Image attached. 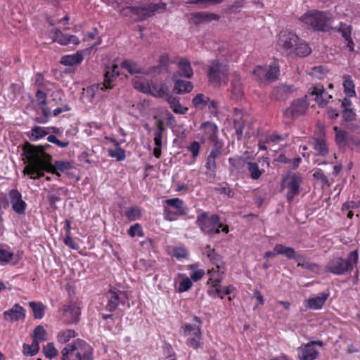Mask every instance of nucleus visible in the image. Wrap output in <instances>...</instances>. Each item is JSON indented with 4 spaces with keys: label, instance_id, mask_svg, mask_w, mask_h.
<instances>
[{
    "label": "nucleus",
    "instance_id": "1",
    "mask_svg": "<svg viewBox=\"0 0 360 360\" xmlns=\"http://www.w3.org/2000/svg\"><path fill=\"white\" fill-rule=\"evenodd\" d=\"M44 147L35 146L26 142L23 147V155L25 156L28 164L25 166L23 173L32 179H39L44 176V172H48L60 176V174L51 164L52 156L44 151Z\"/></svg>",
    "mask_w": 360,
    "mask_h": 360
},
{
    "label": "nucleus",
    "instance_id": "2",
    "mask_svg": "<svg viewBox=\"0 0 360 360\" xmlns=\"http://www.w3.org/2000/svg\"><path fill=\"white\" fill-rule=\"evenodd\" d=\"M92 347L82 340L67 345L62 350V360H93Z\"/></svg>",
    "mask_w": 360,
    "mask_h": 360
},
{
    "label": "nucleus",
    "instance_id": "3",
    "mask_svg": "<svg viewBox=\"0 0 360 360\" xmlns=\"http://www.w3.org/2000/svg\"><path fill=\"white\" fill-rule=\"evenodd\" d=\"M166 6L165 3H151L141 6H127L122 9V14L129 16L136 22L143 21L153 16L156 12L165 11Z\"/></svg>",
    "mask_w": 360,
    "mask_h": 360
},
{
    "label": "nucleus",
    "instance_id": "4",
    "mask_svg": "<svg viewBox=\"0 0 360 360\" xmlns=\"http://www.w3.org/2000/svg\"><path fill=\"white\" fill-rule=\"evenodd\" d=\"M301 20L316 31L326 32L331 28V15L328 12L311 10L303 15Z\"/></svg>",
    "mask_w": 360,
    "mask_h": 360
},
{
    "label": "nucleus",
    "instance_id": "5",
    "mask_svg": "<svg viewBox=\"0 0 360 360\" xmlns=\"http://www.w3.org/2000/svg\"><path fill=\"white\" fill-rule=\"evenodd\" d=\"M196 224L200 230L208 235L218 234L222 224L219 221L217 214H210L209 212H203L197 217Z\"/></svg>",
    "mask_w": 360,
    "mask_h": 360
},
{
    "label": "nucleus",
    "instance_id": "6",
    "mask_svg": "<svg viewBox=\"0 0 360 360\" xmlns=\"http://www.w3.org/2000/svg\"><path fill=\"white\" fill-rule=\"evenodd\" d=\"M229 67L224 60H212L207 71V77L210 82L219 85L221 80L225 79L229 75Z\"/></svg>",
    "mask_w": 360,
    "mask_h": 360
},
{
    "label": "nucleus",
    "instance_id": "7",
    "mask_svg": "<svg viewBox=\"0 0 360 360\" xmlns=\"http://www.w3.org/2000/svg\"><path fill=\"white\" fill-rule=\"evenodd\" d=\"M309 108V103L307 102V97L297 98L294 100L291 105L283 110V116L290 121L295 117L304 115Z\"/></svg>",
    "mask_w": 360,
    "mask_h": 360
},
{
    "label": "nucleus",
    "instance_id": "8",
    "mask_svg": "<svg viewBox=\"0 0 360 360\" xmlns=\"http://www.w3.org/2000/svg\"><path fill=\"white\" fill-rule=\"evenodd\" d=\"M283 182L288 190L286 194L287 201L291 202L300 192V187L302 182V178L301 175L293 173L286 176L283 179Z\"/></svg>",
    "mask_w": 360,
    "mask_h": 360
},
{
    "label": "nucleus",
    "instance_id": "9",
    "mask_svg": "<svg viewBox=\"0 0 360 360\" xmlns=\"http://www.w3.org/2000/svg\"><path fill=\"white\" fill-rule=\"evenodd\" d=\"M107 299L106 309L110 312L115 311L120 305H125V302L128 300L125 292L110 290L105 293Z\"/></svg>",
    "mask_w": 360,
    "mask_h": 360
},
{
    "label": "nucleus",
    "instance_id": "10",
    "mask_svg": "<svg viewBox=\"0 0 360 360\" xmlns=\"http://www.w3.org/2000/svg\"><path fill=\"white\" fill-rule=\"evenodd\" d=\"M353 269L352 264L341 257L331 259L326 266V271L330 273L341 275Z\"/></svg>",
    "mask_w": 360,
    "mask_h": 360
},
{
    "label": "nucleus",
    "instance_id": "11",
    "mask_svg": "<svg viewBox=\"0 0 360 360\" xmlns=\"http://www.w3.org/2000/svg\"><path fill=\"white\" fill-rule=\"evenodd\" d=\"M299 41V37L294 33L282 31L279 33L278 44L288 53H292L296 43Z\"/></svg>",
    "mask_w": 360,
    "mask_h": 360
},
{
    "label": "nucleus",
    "instance_id": "12",
    "mask_svg": "<svg viewBox=\"0 0 360 360\" xmlns=\"http://www.w3.org/2000/svg\"><path fill=\"white\" fill-rule=\"evenodd\" d=\"M308 94L314 96V101L321 107L326 105L329 100L332 98L325 90L323 86L321 84H316L310 87L308 90Z\"/></svg>",
    "mask_w": 360,
    "mask_h": 360
},
{
    "label": "nucleus",
    "instance_id": "13",
    "mask_svg": "<svg viewBox=\"0 0 360 360\" xmlns=\"http://www.w3.org/2000/svg\"><path fill=\"white\" fill-rule=\"evenodd\" d=\"M155 127L156 129L154 134L155 148L153 149V155L156 158H159L161 156L163 134L166 131V127L164 122L161 120L157 121Z\"/></svg>",
    "mask_w": 360,
    "mask_h": 360
},
{
    "label": "nucleus",
    "instance_id": "14",
    "mask_svg": "<svg viewBox=\"0 0 360 360\" xmlns=\"http://www.w3.org/2000/svg\"><path fill=\"white\" fill-rule=\"evenodd\" d=\"M295 91L292 85L280 84L275 86L271 94V98L274 101H285Z\"/></svg>",
    "mask_w": 360,
    "mask_h": 360
},
{
    "label": "nucleus",
    "instance_id": "15",
    "mask_svg": "<svg viewBox=\"0 0 360 360\" xmlns=\"http://www.w3.org/2000/svg\"><path fill=\"white\" fill-rule=\"evenodd\" d=\"M8 196L13 211L18 214H24L27 204L22 200L21 193L18 190L12 189L9 192Z\"/></svg>",
    "mask_w": 360,
    "mask_h": 360
},
{
    "label": "nucleus",
    "instance_id": "16",
    "mask_svg": "<svg viewBox=\"0 0 360 360\" xmlns=\"http://www.w3.org/2000/svg\"><path fill=\"white\" fill-rule=\"evenodd\" d=\"M51 37L53 41H56L60 45H68L73 44L78 45L79 44V39L75 35H68L63 34L59 29H53L51 31Z\"/></svg>",
    "mask_w": 360,
    "mask_h": 360
},
{
    "label": "nucleus",
    "instance_id": "17",
    "mask_svg": "<svg viewBox=\"0 0 360 360\" xmlns=\"http://www.w3.org/2000/svg\"><path fill=\"white\" fill-rule=\"evenodd\" d=\"M80 309L75 304L63 307V319L68 324L76 323L79 320Z\"/></svg>",
    "mask_w": 360,
    "mask_h": 360
},
{
    "label": "nucleus",
    "instance_id": "18",
    "mask_svg": "<svg viewBox=\"0 0 360 360\" xmlns=\"http://www.w3.org/2000/svg\"><path fill=\"white\" fill-rule=\"evenodd\" d=\"M298 357L300 360H316L319 352L313 347V343L303 344L298 348Z\"/></svg>",
    "mask_w": 360,
    "mask_h": 360
},
{
    "label": "nucleus",
    "instance_id": "19",
    "mask_svg": "<svg viewBox=\"0 0 360 360\" xmlns=\"http://www.w3.org/2000/svg\"><path fill=\"white\" fill-rule=\"evenodd\" d=\"M219 17L215 13L201 11L191 14V21L195 25H199L201 24H206L212 20H219Z\"/></svg>",
    "mask_w": 360,
    "mask_h": 360
},
{
    "label": "nucleus",
    "instance_id": "20",
    "mask_svg": "<svg viewBox=\"0 0 360 360\" xmlns=\"http://www.w3.org/2000/svg\"><path fill=\"white\" fill-rule=\"evenodd\" d=\"M4 319L8 321H18L24 319L25 317V311L22 307L15 304L13 307L4 312Z\"/></svg>",
    "mask_w": 360,
    "mask_h": 360
},
{
    "label": "nucleus",
    "instance_id": "21",
    "mask_svg": "<svg viewBox=\"0 0 360 360\" xmlns=\"http://www.w3.org/2000/svg\"><path fill=\"white\" fill-rule=\"evenodd\" d=\"M221 154L219 149L214 148L211 150L207 158L205 167L207 169L206 175L210 178L215 177L217 169L216 158Z\"/></svg>",
    "mask_w": 360,
    "mask_h": 360
},
{
    "label": "nucleus",
    "instance_id": "22",
    "mask_svg": "<svg viewBox=\"0 0 360 360\" xmlns=\"http://www.w3.org/2000/svg\"><path fill=\"white\" fill-rule=\"evenodd\" d=\"M173 75H177L179 77L191 78L193 75V70L191 67V63L186 58H181L178 63V70Z\"/></svg>",
    "mask_w": 360,
    "mask_h": 360
},
{
    "label": "nucleus",
    "instance_id": "23",
    "mask_svg": "<svg viewBox=\"0 0 360 360\" xmlns=\"http://www.w3.org/2000/svg\"><path fill=\"white\" fill-rule=\"evenodd\" d=\"M174 81V91L178 94H182L191 92L193 89L191 82L186 81L177 78V75H173L172 77Z\"/></svg>",
    "mask_w": 360,
    "mask_h": 360
},
{
    "label": "nucleus",
    "instance_id": "24",
    "mask_svg": "<svg viewBox=\"0 0 360 360\" xmlns=\"http://www.w3.org/2000/svg\"><path fill=\"white\" fill-rule=\"evenodd\" d=\"M334 131H335V142L340 147H345L347 144L356 143L354 138L349 136L348 132L338 129V127H334Z\"/></svg>",
    "mask_w": 360,
    "mask_h": 360
},
{
    "label": "nucleus",
    "instance_id": "25",
    "mask_svg": "<svg viewBox=\"0 0 360 360\" xmlns=\"http://www.w3.org/2000/svg\"><path fill=\"white\" fill-rule=\"evenodd\" d=\"M117 70L118 66L113 65L111 68H108L105 72L103 82L110 89L113 88V81L120 75V72Z\"/></svg>",
    "mask_w": 360,
    "mask_h": 360
},
{
    "label": "nucleus",
    "instance_id": "26",
    "mask_svg": "<svg viewBox=\"0 0 360 360\" xmlns=\"http://www.w3.org/2000/svg\"><path fill=\"white\" fill-rule=\"evenodd\" d=\"M148 94H150L155 97L167 98L169 96V91L165 83L160 84H152L150 86V91Z\"/></svg>",
    "mask_w": 360,
    "mask_h": 360
},
{
    "label": "nucleus",
    "instance_id": "27",
    "mask_svg": "<svg viewBox=\"0 0 360 360\" xmlns=\"http://www.w3.org/2000/svg\"><path fill=\"white\" fill-rule=\"evenodd\" d=\"M279 64L278 60H274V62L267 68H266V81L272 82L276 80L279 75Z\"/></svg>",
    "mask_w": 360,
    "mask_h": 360
},
{
    "label": "nucleus",
    "instance_id": "28",
    "mask_svg": "<svg viewBox=\"0 0 360 360\" xmlns=\"http://www.w3.org/2000/svg\"><path fill=\"white\" fill-rule=\"evenodd\" d=\"M166 101L169 104L171 109L174 113L185 114L188 111V108L186 107H184L181 105L177 97L169 94V96L166 98Z\"/></svg>",
    "mask_w": 360,
    "mask_h": 360
},
{
    "label": "nucleus",
    "instance_id": "29",
    "mask_svg": "<svg viewBox=\"0 0 360 360\" xmlns=\"http://www.w3.org/2000/svg\"><path fill=\"white\" fill-rule=\"evenodd\" d=\"M83 60V56L81 53L77 52L72 55L64 56L61 58L60 63L64 65H78Z\"/></svg>",
    "mask_w": 360,
    "mask_h": 360
},
{
    "label": "nucleus",
    "instance_id": "30",
    "mask_svg": "<svg viewBox=\"0 0 360 360\" xmlns=\"http://www.w3.org/2000/svg\"><path fill=\"white\" fill-rule=\"evenodd\" d=\"M311 50L309 45L299 39V41L295 45L292 53L300 57H304L311 53Z\"/></svg>",
    "mask_w": 360,
    "mask_h": 360
},
{
    "label": "nucleus",
    "instance_id": "31",
    "mask_svg": "<svg viewBox=\"0 0 360 360\" xmlns=\"http://www.w3.org/2000/svg\"><path fill=\"white\" fill-rule=\"evenodd\" d=\"M108 89H110L104 82H103L101 84H96L88 86L86 89V92L89 101H91L99 91H106Z\"/></svg>",
    "mask_w": 360,
    "mask_h": 360
},
{
    "label": "nucleus",
    "instance_id": "32",
    "mask_svg": "<svg viewBox=\"0 0 360 360\" xmlns=\"http://www.w3.org/2000/svg\"><path fill=\"white\" fill-rule=\"evenodd\" d=\"M132 84L133 86L141 92L148 94V92L150 91V85L149 83L141 77H134L132 79Z\"/></svg>",
    "mask_w": 360,
    "mask_h": 360
},
{
    "label": "nucleus",
    "instance_id": "33",
    "mask_svg": "<svg viewBox=\"0 0 360 360\" xmlns=\"http://www.w3.org/2000/svg\"><path fill=\"white\" fill-rule=\"evenodd\" d=\"M210 98L203 94H198L193 99V105L199 110H203L208 104Z\"/></svg>",
    "mask_w": 360,
    "mask_h": 360
},
{
    "label": "nucleus",
    "instance_id": "34",
    "mask_svg": "<svg viewBox=\"0 0 360 360\" xmlns=\"http://www.w3.org/2000/svg\"><path fill=\"white\" fill-rule=\"evenodd\" d=\"M166 204L176 209L179 215L183 216L187 214L184 207V201L179 198H172L166 200Z\"/></svg>",
    "mask_w": 360,
    "mask_h": 360
},
{
    "label": "nucleus",
    "instance_id": "35",
    "mask_svg": "<svg viewBox=\"0 0 360 360\" xmlns=\"http://www.w3.org/2000/svg\"><path fill=\"white\" fill-rule=\"evenodd\" d=\"M344 91L348 97L355 96L354 84L349 75L344 76L343 82Z\"/></svg>",
    "mask_w": 360,
    "mask_h": 360
},
{
    "label": "nucleus",
    "instance_id": "36",
    "mask_svg": "<svg viewBox=\"0 0 360 360\" xmlns=\"http://www.w3.org/2000/svg\"><path fill=\"white\" fill-rule=\"evenodd\" d=\"M200 328L199 326H191V324H186L182 326L179 329V333L184 337L191 336L195 334H200Z\"/></svg>",
    "mask_w": 360,
    "mask_h": 360
},
{
    "label": "nucleus",
    "instance_id": "37",
    "mask_svg": "<svg viewBox=\"0 0 360 360\" xmlns=\"http://www.w3.org/2000/svg\"><path fill=\"white\" fill-rule=\"evenodd\" d=\"M297 262V266H300L302 269H305L313 272H317L319 271V266L317 264L309 262L306 259L304 256L302 255L300 260L298 259Z\"/></svg>",
    "mask_w": 360,
    "mask_h": 360
},
{
    "label": "nucleus",
    "instance_id": "38",
    "mask_svg": "<svg viewBox=\"0 0 360 360\" xmlns=\"http://www.w3.org/2000/svg\"><path fill=\"white\" fill-rule=\"evenodd\" d=\"M108 153L110 157L115 158L117 161H122L126 158L125 150L120 147V144L115 146L114 148H109Z\"/></svg>",
    "mask_w": 360,
    "mask_h": 360
},
{
    "label": "nucleus",
    "instance_id": "39",
    "mask_svg": "<svg viewBox=\"0 0 360 360\" xmlns=\"http://www.w3.org/2000/svg\"><path fill=\"white\" fill-rule=\"evenodd\" d=\"M169 63V58L167 54L161 55L159 59V65L151 68V71L160 73L162 71H167Z\"/></svg>",
    "mask_w": 360,
    "mask_h": 360
},
{
    "label": "nucleus",
    "instance_id": "40",
    "mask_svg": "<svg viewBox=\"0 0 360 360\" xmlns=\"http://www.w3.org/2000/svg\"><path fill=\"white\" fill-rule=\"evenodd\" d=\"M328 298L327 294H323L321 296L309 299L308 305L311 309H321Z\"/></svg>",
    "mask_w": 360,
    "mask_h": 360
},
{
    "label": "nucleus",
    "instance_id": "41",
    "mask_svg": "<svg viewBox=\"0 0 360 360\" xmlns=\"http://www.w3.org/2000/svg\"><path fill=\"white\" fill-rule=\"evenodd\" d=\"M245 164L251 178L252 179H258L262 174V172L259 169L258 163L248 161Z\"/></svg>",
    "mask_w": 360,
    "mask_h": 360
},
{
    "label": "nucleus",
    "instance_id": "42",
    "mask_svg": "<svg viewBox=\"0 0 360 360\" xmlns=\"http://www.w3.org/2000/svg\"><path fill=\"white\" fill-rule=\"evenodd\" d=\"M334 32L341 34L342 37L345 39L351 37L352 26L345 22H340L338 27L331 28Z\"/></svg>",
    "mask_w": 360,
    "mask_h": 360
},
{
    "label": "nucleus",
    "instance_id": "43",
    "mask_svg": "<svg viewBox=\"0 0 360 360\" xmlns=\"http://www.w3.org/2000/svg\"><path fill=\"white\" fill-rule=\"evenodd\" d=\"M314 148L320 155H326L328 150L326 141L322 139H316L314 141Z\"/></svg>",
    "mask_w": 360,
    "mask_h": 360
},
{
    "label": "nucleus",
    "instance_id": "44",
    "mask_svg": "<svg viewBox=\"0 0 360 360\" xmlns=\"http://www.w3.org/2000/svg\"><path fill=\"white\" fill-rule=\"evenodd\" d=\"M29 304L33 311L34 317L35 319H39L44 316L45 311V307L44 304L40 302H30Z\"/></svg>",
    "mask_w": 360,
    "mask_h": 360
},
{
    "label": "nucleus",
    "instance_id": "45",
    "mask_svg": "<svg viewBox=\"0 0 360 360\" xmlns=\"http://www.w3.org/2000/svg\"><path fill=\"white\" fill-rule=\"evenodd\" d=\"M39 350V345L37 340H33L32 345H23V353L26 355H35Z\"/></svg>",
    "mask_w": 360,
    "mask_h": 360
},
{
    "label": "nucleus",
    "instance_id": "46",
    "mask_svg": "<svg viewBox=\"0 0 360 360\" xmlns=\"http://www.w3.org/2000/svg\"><path fill=\"white\" fill-rule=\"evenodd\" d=\"M221 281V278H217L215 279L210 278L207 281V284H211L214 288H215V290H208V293L210 295H211L212 293H214L218 297H219L221 299H223L224 293L222 294L221 291L219 289V283H220Z\"/></svg>",
    "mask_w": 360,
    "mask_h": 360
},
{
    "label": "nucleus",
    "instance_id": "47",
    "mask_svg": "<svg viewBox=\"0 0 360 360\" xmlns=\"http://www.w3.org/2000/svg\"><path fill=\"white\" fill-rule=\"evenodd\" d=\"M122 67L127 70L131 75L141 72L137 64L131 60H124L122 63Z\"/></svg>",
    "mask_w": 360,
    "mask_h": 360
},
{
    "label": "nucleus",
    "instance_id": "48",
    "mask_svg": "<svg viewBox=\"0 0 360 360\" xmlns=\"http://www.w3.org/2000/svg\"><path fill=\"white\" fill-rule=\"evenodd\" d=\"M75 336V332L73 330H65L60 332L58 334L57 338L58 342L61 343H66L70 340V338H74Z\"/></svg>",
    "mask_w": 360,
    "mask_h": 360
},
{
    "label": "nucleus",
    "instance_id": "49",
    "mask_svg": "<svg viewBox=\"0 0 360 360\" xmlns=\"http://www.w3.org/2000/svg\"><path fill=\"white\" fill-rule=\"evenodd\" d=\"M46 331L41 326H37L33 331V340H37V342L45 341L46 340Z\"/></svg>",
    "mask_w": 360,
    "mask_h": 360
},
{
    "label": "nucleus",
    "instance_id": "50",
    "mask_svg": "<svg viewBox=\"0 0 360 360\" xmlns=\"http://www.w3.org/2000/svg\"><path fill=\"white\" fill-rule=\"evenodd\" d=\"M43 351L45 356L49 359H52L58 355V351L52 342H49L46 346H44Z\"/></svg>",
    "mask_w": 360,
    "mask_h": 360
},
{
    "label": "nucleus",
    "instance_id": "51",
    "mask_svg": "<svg viewBox=\"0 0 360 360\" xmlns=\"http://www.w3.org/2000/svg\"><path fill=\"white\" fill-rule=\"evenodd\" d=\"M13 257V253L5 250L0 249V263L1 264H6L9 263Z\"/></svg>",
    "mask_w": 360,
    "mask_h": 360
},
{
    "label": "nucleus",
    "instance_id": "52",
    "mask_svg": "<svg viewBox=\"0 0 360 360\" xmlns=\"http://www.w3.org/2000/svg\"><path fill=\"white\" fill-rule=\"evenodd\" d=\"M126 217L130 221H134L141 217V212L137 207H130L125 212Z\"/></svg>",
    "mask_w": 360,
    "mask_h": 360
},
{
    "label": "nucleus",
    "instance_id": "53",
    "mask_svg": "<svg viewBox=\"0 0 360 360\" xmlns=\"http://www.w3.org/2000/svg\"><path fill=\"white\" fill-rule=\"evenodd\" d=\"M41 109L44 116L37 117L36 122L39 123H46L49 120V117L51 116V108L42 105L41 106Z\"/></svg>",
    "mask_w": 360,
    "mask_h": 360
},
{
    "label": "nucleus",
    "instance_id": "54",
    "mask_svg": "<svg viewBox=\"0 0 360 360\" xmlns=\"http://www.w3.org/2000/svg\"><path fill=\"white\" fill-rule=\"evenodd\" d=\"M356 119V113L352 109L345 108L342 111V121L347 123Z\"/></svg>",
    "mask_w": 360,
    "mask_h": 360
},
{
    "label": "nucleus",
    "instance_id": "55",
    "mask_svg": "<svg viewBox=\"0 0 360 360\" xmlns=\"http://www.w3.org/2000/svg\"><path fill=\"white\" fill-rule=\"evenodd\" d=\"M207 254V257L212 262V263L214 265H216V266L218 269H219L221 258H220V256L216 253L214 249L208 250Z\"/></svg>",
    "mask_w": 360,
    "mask_h": 360
},
{
    "label": "nucleus",
    "instance_id": "56",
    "mask_svg": "<svg viewBox=\"0 0 360 360\" xmlns=\"http://www.w3.org/2000/svg\"><path fill=\"white\" fill-rule=\"evenodd\" d=\"M128 234L131 237H134L136 236H138L139 237L143 236V233L141 226L139 224H134L128 230Z\"/></svg>",
    "mask_w": 360,
    "mask_h": 360
},
{
    "label": "nucleus",
    "instance_id": "57",
    "mask_svg": "<svg viewBox=\"0 0 360 360\" xmlns=\"http://www.w3.org/2000/svg\"><path fill=\"white\" fill-rule=\"evenodd\" d=\"M53 165L63 172H67L72 168L70 163L68 161H56Z\"/></svg>",
    "mask_w": 360,
    "mask_h": 360
},
{
    "label": "nucleus",
    "instance_id": "58",
    "mask_svg": "<svg viewBox=\"0 0 360 360\" xmlns=\"http://www.w3.org/2000/svg\"><path fill=\"white\" fill-rule=\"evenodd\" d=\"M266 67L257 66L253 70V75L256 76L259 81H266Z\"/></svg>",
    "mask_w": 360,
    "mask_h": 360
},
{
    "label": "nucleus",
    "instance_id": "59",
    "mask_svg": "<svg viewBox=\"0 0 360 360\" xmlns=\"http://www.w3.org/2000/svg\"><path fill=\"white\" fill-rule=\"evenodd\" d=\"M284 255L289 259H294L296 262L301 258V255L297 254L292 248L288 247L285 250Z\"/></svg>",
    "mask_w": 360,
    "mask_h": 360
},
{
    "label": "nucleus",
    "instance_id": "60",
    "mask_svg": "<svg viewBox=\"0 0 360 360\" xmlns=\"http://www.w3.org/2000/svg\"><path fill=\"white\" fill-rule=\"evenodd\" d=\"M201 340V332L200 334L193 335V338H188L187 344L193 348H198L200 346Z\"/></svg>",
    "mask_w": 360,
    "mask_h": 360
},
{
    "label": "nucleus",
    "instance_id": "61",
    "mask_svg": "<svg viewBox=\"0 0 360 360\" xmlns=\"http://www.w3.org/2000/svg\"><path fill=\"white\" fill-rule=\"evenodd\" d=\"M48 141L55 143L58 147L60 148H65L69 145L68 141H61L59 139H57V137L54 135H49L47 138Z\"/></svg>",
    "mask_w": 360,
    "mask_h": 360
},
{
    "label": "nucleus",
    "instance_id": "62",
    "mask_svg": "<svg viewBox=\"0 0 360 360\" xmlns=\"http://www.w3.org/2000/svg\"><path fill=\"white\" fill-rule=\"evenodd\" d=\"M192 286V282L188 278H184L179 283V291L185 292L188 290Z\"/></svg>",
    "mask_w": 360,
    "mask_h": 360
},
{
    "label": "nucleus",
    "instance_id": "63",
    "mask_svg": "<svg viewBox=\"0 0 360 360\" xmlns=\"http://www.w3.org/2000/svg\"><path fill=\"white\" fill-rule=\"evenodd\" d=\"M200 148V143L197 141H193L188 147V150L192 153V157L193 159H195L198 155Z\"/></svg>",
    "mask_w": 360,
    "mask_h": 360
},
{
    "label": "nucleus",
    "instance_id": "64",
    "mask_svg": "<svg viewBox=\"0 0 360 360\" xmlns=\"http://www.w3.org/2000/svg\"><path fill=\"white\" fill-rule=\"evenodd\" d=\"M164 216L165 219L167 221H174L177 219L178 214L177 211L173 212L167 208H165L164 210Z\"/></svg>",
    "mask_w": 360,
    "mask_h": 360
}]
</instances>
